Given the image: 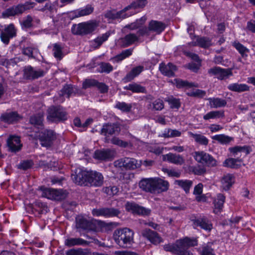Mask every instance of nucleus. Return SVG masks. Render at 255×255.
<instances>
[{"label":"nucleus","mask_w":255,"mask_h":255,"mask_svg":"<svg viewBox=\"0 0 255 255\" xmlns=\"http://www.w3.org/2000/svg\"><path fill=\"white\" fill-rule=\"evenodd\" d=\"M134 232L128 228L116 230L113 234V239L120 247L126 249L130 247L133 243Z\"/></svg>","instance_id":"nucleus-1"},{"label":"nucleus","mask_w":255,"mask_h":255,"mask_svg":"<svg viewBox=\"0 0 255 255\" xmlns=\"http://www.w3.org/2000/svg\"><path fill=\"white\" fill-rule=\"evenodd\" d=\"M99 26L98 21L95 20H91L86 22L75 24L72 28L73 34L81 36L92 34L98 28Z\"/></svg>","instance_id":"nucleus-2"},{"label":"nucleus","mask_w":255,"mask_h":255,"mask_svg":"<svg viewBox=\"0 0 255 255\" xmlns=\"http://www.w3.org/2000/svg\"><path fill=\"white\" fill-rule=\"evenodd\" d=\"M114 165L116 168L122 170H134L141 166V160L138 161L133 158L125 157L115 160Z\"/></svg>","instance_id":"nucleus-3"},{"label":"nucleus","mask_w":255,"mask_h":255,"mask_svg":"<svg viewBox=\"0 0 255 255\" xmlns=\"http://www.w3.org/2000/svg\"><path fill=\"white\" fill-rule=\"evenodd\" d=\"M67 119V113L61 106H51L47 110V121L59 123Z\"/></svg>","instance_id":"nucleus-4"},{"label":"nucleus","mask_w":255,"mask_h":255,"mask_svg":"<svg viewBox=\"0 0 255 255\" xmlns=\"http://www.w3.org/2000/svg\"><path fill=\"white\" fill-rule=\"evenodd\" d=\"M42 191L41 196L51 200L60 201L66 197V193L62 190H57L44 186L40 187Z\"/></svg>","instance_id":"nucleus-5"},{"label":"nucleus","mask_w":255,"mask_h":255,"mask_svg":"<svg viewBox=\"0 0 255 255\" xmlns=\"http://www.w3.org/2000/svg\"><path fill=\"white\" fill-rule=\"evenodd\" d=\"M194 157L196 161L204 166L212 167L217 165L216 160L211 155L203 151L195 152Z\"/></svg>","instance_id":"nucleus-6"},{"label":"nucleus","mask_w":255,"mask_h":255,"mask_svg":"<svg viewBox=\"0 0 255 255\" xmlns=\"http://www.w3.org/2000/svg\"><path fill=\"white\" fill-rule=\"evenodd\" d=\"M23 72V78L28 80H34L42 77L46 73L41 69L34 68L30 65L24 67Z\"/></svg>","instance_id":"nucleus-7"},{"label":"nucleus","mask_w":255,"mask_h":255,"mask_svg":"<svg viewBox=\"0 0 255 255\" xmlns=\"http://www.w3.org/2000/svg\"><path fill=\"white\" fill-rule=\"evenodd\" d=\"M39 136L41 145L45 147H50L56 138L55 132L48 129L42 131Z\"/></svg>","instance_id":"nucleus-8"},{"label":"nucleus","mask_w":255,"mask_h":255,"mask_svg":"<svg viewBox=\"0 0 255 255\" xmlns=\"http://www.w3.org/2000/svg\"><path fill=\"white\" fill-rule=\"evenodd\" d=\"M229 150L231 156L240 159L242 162H243V159L246 157L251 151L250 146L247 145L235 146L230 147Z\"/></svg>","instance_id":"nucleus-9"},{"label":"nucleus","mask_w":255,"mask_h":255,"mask_svg":"<svg viewBox=\"0 0 255 255\" xmlns=\"http://www.w3.org/2000/svg\"><path fill=\"white\" fill-rule=\"evenodd\" d=\"M116 151L111 149H97L95 151L93 158L99 161L112 160L115 156Z\"/></svg>","instance_id":"nucleus-10"},{"label":"nucleus","mask_w":255,"mask_h":255,"mask_svg":"<svg viewBox=\"0 0 255 255\" xmlns=\"http://www.w3.org/2000/svg\"><path fill=\"white\" fill-rule=\"evenodd\" d=\"M16 35V29L13 24L11 23L1 30L0 38L1 41L5 44H8L10 39Z\"/></svg>","instance_id":"nucleus-11"},{"label":"nucleus","mask_w":255,"mask_h":255,"mask_svg":"<svg viewBox=\"0 0 255 255\" xmlns=\"http://www.w3.org/2000/svg\"><path fill=\"white\" fill-rule=\"evenodd\" d=\"M208 73L211 76H215L221 80L228 78L233 75L232 70L230 68L223 69L220 67H214L208 70Z\"/></svg>","instance_id":"nucleus-12"},{"label":"nucleus","mask_w":255,"mask_h":255,"mask_svg":"<svg viewBox=\"0 0 255 255\" xmlns=\"http://www.w3.org/2000/svg\"><path fill=\"white\" fill-rule=\"evenodd\" d=\"M120 214V210L114 208H101L94 209L92 210V214L94 216H103L106 218L116 217Z\"/></svg>","instance_id":"nucleus-13"},{"label":"nucleus","mask_w":255,"mask_h":255,"mask_svg":"<svg viewBox=\"0 0 255 255\" xmlns=\"http://www.w3.org/2000/svg\"><path fill=\"white\" fill-rule=\"evenodd\" d=\"M193 225L196 227H199L201 229L210 232L213 229L212 222L205 216H200L197 218L192 219Z\"/></svg>","instance_id":"nucleus-14"},{"label":"nucleus","mask_w":255,"mask_h":255,"mask_svg":"<svg viewBox=\"0 0 255 255\" xmlns=\"http://www.w3.org/2000/svg\"><path fill=\"white\" fill-rule=\"evenodd\" d=\"M89 173V171L79 169L76 170L74 173L72 174L71 177L76 184L87 185Z\"/></svg>","instance_id":"nucleus-15"},{"label":"nucleus","mask_w":255,"mask_h":255,"mask_svg":"<svg viewBox=\"0 0 255 255\" xmlns=\"http://www.w3.org/2000/svg\"><path fill=\"white\" fill-rule=\"evenodd\" d=\"M76 227L78 229L86 231H95L96 230L95 224L83 217L78 216L76 219Z\"/></svg>","instance_id":"nucleus-16"},{"label":"nucleus","mask_w":255,"mask_h":255,"mask_svg":"<svg viewBox=\"0 0 255 255\" xmlns=\"http://www.w3.org/2000/svg\"><path fill=\"white\" fill-rule=\"evenodd\" d=\"M6 146L9 151L15 153L19 151L22 147L19 137L10 135L6 140Z\"/></svg>","instance_id":"nucleus-17"},{"label":"nucleus","mask_w":255,"mask_h":255,"mask_svg":"<svg viewBox=\"0 0 255 255\" xmlns=\"http://www.w3.org/2000/svg\"><path fill=\"white\" fill-rule=\"evenodd\" d=\"M103 176L97 171H90L89 173L87 185L101 186L103 183Z\"/></svg>","instance_id":"nucleus-18"},{"label":"nucleus","mask_w":255,"mask_h":255,"mask_svg":"<svg viewBox=\"0 0 255 255\" xmlns=\"http://www.w3.org/2000/svg\"><path fill=\"white\" fill-rule=\"evenodd\" d=\"M127 10H125V8L122 10L116 11L115 10H109L105 14V17L109 19H124L129 17L135 13V12H130L126 13Z\"/></svg>","instance_id":"nucleus-19"},{"label":"nucleus","mask_w":255,"mask_h":255,"mask_svg":"<svg viewBox=\"0 0 255 255\" xmlns=\"http://www.w3.org/2000/svg\"><path fill=\"white\" fill-rule=\"evenodd\" d=\"M195 39L191 42L192 46H198L203 48H208L212 45V39L206 36H195Z\"/></svg>","instance_id":"nucleus-20"},{"label":"nucleus","mask_w":255,"mask_h":255,"mask_svg":"<svg viewBox=\"0 0 255 255\" xmlns=\"http://www.w3.org/2000/svg\"><path fill=\"white\" fill-rule=\"evenodd\" d=\"M141 235L153 244L157 245L162 242V239L159 235L149 229H145L142 230Z\"/></svg>","instance_id":"nucleus-21"},{"label":"nucleus","mask_w":255,"mask_h":255,"mask_svg":"<svg viewBox=\"0 0 255 255\" xmlns=\"http://www.w3.org/2000/svg\"><path fill=\"white\" fill-rule=\"evenodd\" d=\"M163 160L177 165H181L185 162L184 157L178 154L169 153L163 155Z\"/></svg>","instance_id":"nucleus-22"},{"label":"nucleus","mask_w":255,"mask_h":255,"mask_svg":"<svg viewBox=\"0 0 255 255\" xmlns=\"http://www.w3.org/2000/svg\"><path fill=\"white\" fill-rule=\"evenodd\" d=\"M126 208L128 211H131L141 215H149L151 212L150 209L140 206L134 203L128 202L126 205Z\"/></svg>","instance_id":"nucleus-23"},{"label":"nucleus","mask_w":255,"mask_h":255,"mask_svg":"<svg viewBox=\"0 0 255 255\" xmlns=\"http://www.w3.org/2000/svg\"><path fill=\"white\" fill-rule=\"evenodd\" d=\"M168 188L169 183L167 181L159 178H154L153 194H159L166 191Z\"/></svg>","instance_id":"nucleus-24"},{"label":"nucleus","mask_w":255,"mask_h":255,"mask_svg":"<svg viewBox=\"0 0 255 255\" xmlns=\"http://www.w3.org/2000/svg\"><path fill=\"white\" fill-rule=\"evenodd\" d=\"M159 69L163 75L171 77L174 76V72L177 70V67L171 63L167 64L161 63L159 64Z\"/></svg>","instance_id":"nucleus-25"},{"label":"nucleus","mask_w":255,"mask_h":255,"mask_svg":"<svg viewBox=\"0 0 255 255\" xmlns=\"http://www.w3.org/2000/svg\"><path fill=\"white\" fill-rule=\"evenodd\" d=\"M139 38L134 33H129L119 39V42L122 47H128L138 41Z\"/></svg>","instance_id":"nucleus-26"},{"label":"nucleus","mask_w":255,"mask_h":255,"mask_svg":"<svg viewBox=\"0 0 255 255\" xmlns=\"http://www.w3.org/2000/svg\"><path fill=\"white\" fill-rule=\"evenodd\" d=\"M154 178H143L139 182V187L143 191L150 193H154Z\"/></svg>","instance_id":"nucleus-27"},{"label":"nucleus","mask_w":255,"mask_h":255,"mask_svg":"<svg viewBox=\"0 0 255 255\" xmlns=\"http://www.w3.org/2000/svg\"><path fill=\"white\" fill-rule=\"evenodd\" d=\"M44 113L40 112L31 116L29 118V123L37 128H42L44 127Z\"/></svg>","instance_id":"nucleus-28"},{"label":"nucleus","mask_w":255,"mask_h":255,"mask_svg":"<svg viewBox=\"0 0 255 255\" xmlns=\"http://www.w3.org/2000/svg\"><path fill=\"white\" fill-rule=\"evenodd\" d=\"M121 131L119 125L117 124H108L103 126L101 129V133L106 135L107 134H113L119 133Z\"/></svg>","instance_id":"nucleus-29"},{"label":"nucleus","mask_w":255,"mask_h":255,"mask_svg":"<svg viewBox=\"0 0 255 255\" xmlns=\"http://www.w3.org/2000/svg\"><path fill=\"white\" fill-rule=\"evenodd\" d=\"M89 244V241L80 238H69L64 242L65 245L69 248L76 246H87Z\"/></svg>","instance_id":"nucleus-30"},{"label":"nucleus","mask_w":255,"mask_h":255,"mask_svg":"<svg viewBox=\"0 0 255 255\" xmlns=\"http://www.w3.org/2000/svg\"><path fill=\"white\" fill-rule=\"evenodd\" d=\"M22 117L16 112L5 113L1 116V120L9 124L16 122Z\"/></svg>","instance_id":"nucleus-31"},{"label":"nucleus","mask_w":255,"mask_h":255,"mask_svg":"<svg viewBox=\"0 0 255 255\" xmlns=\"http://www.w3.org/2000/svg\"><path fill=\"white\" fill-rule=\"evenodd\" d=\"M110 35V32L108 31L98 36L96 38L90 41V47L94 49L99 48L103 42L108 40Z\"/></svg>","instance_id":"nucleus-32"},{"label":"nucleus","mask_w":255,"mask_h":255,"mask_svg":"<svg viewBox=\"0 0 255 255\" xmlns=\"http://www.w3.org/2000/svg\"><path fill=\"white\" fill-rule=\"evenodd\" d=\"M225 196L223 194L221 193L217 194L214 200L215 207L214 209V213L218 214L221 212L225 201Z\"/></svg>","instance_id":"nucleus-33"},{"label":"nucleus","mask_w":255,"mask_h":255,"mask_svg":"<svg viewBox=\"0 0 255 255\" xmlns=\"http://www.w3.org/2000/svg\"><path fill=\"white\" fill-rule=\"evenodd\" d=\"M227 88L231 91L241 93L243 92L248 91L250 87L245 84H239L238 83H232L229 84Z\"/></svg>","instance_id":"nucleus-34"},{"label":"nucleus","mask_w":255,"mask_h":255,"mask_svg":"<svg viewBox=\"0 0 255 255\" xmlns=\"http://www.w3.org/2000/svg\"><path fill=\"white\" fill-rule=\"evenodd\" d=\"M148 25L151 31L155 32L156 34H160L165 28L164 23L156 20L150 21Z\"/></svg>","instance_id":"nucleus-35"},{"label":"nucleus","mask_w":255,"mask_h":255,"mask_svg":"<svg viewBox=\"0 0 255 255\" xmlns=\"http://www.w3.org/2000/svg\"><path fill=\"white\" fill-rule=\"evenodd\" d=\"M20 14L21 13L17 4L16 5H13L6 9L2 12L1 16L2 18H6L10 16H14Z\"/></svg>","instance_id":"nucleus-36"},{"label":"nucleus","mask_w":255,"mask_h":255,"mask_svg":"<svg viewBox=\"0 0 255 255\" xmlns=\"http://www.w3.org/2000/svg\"><path fill=\"white\" fill-rule=\"evenodd\" d=\"M175 248L176 255H193L188 250L181 239L176 241Z\"/></svg>","instance_id":"nucleus-37"},{"label":"nucleus","mask_w":255,"mask_h":255,"mask_svg":"<svg viewBox=\"0 0 255 255\" xmlns=\"http://www.w3.org/2000/svg\"><path fill=\"white\" fill-rule=\"evenodd\" d=\"M221 183L223 189L228 190L234 183V176L231 174L225 175L222 178Z\"/></svg>","instance_id":"nucleus-38"},{"label":"nucleus","mask_w":255,"mask_h":255,"mask_svg":"<svg viewBox=\"0 0 255 255\" xmlns=\"http://www.w3.org/2000/svg\"><path fill=\"white\" fill-rule=\"evenodd\" d=\"M211 108H219L227 105L226 100L219 98H209L208 99Z\"/></svg>","instance_id":"nucleus-39"},{"label":"nucleus","mask_w":255,"mask_h":255,"mask_svg":"<svg viewBox=\"0 0 255 255\" xmlns=\"http://www.w3.org/2000/svg\"><path fill=\"white\" fill-rule=\"evenodd\" d=\"M224 117L225 114L224 111H212L204 115L203 119L205 121H209L210 120L224 118Z\"/></svg>","instance_id":"nucleus-40"},{"label":"nucleus","mask_w":255,"mask_h":255,"mask_svg":"<svg viewBox=\"0 0 255 255\" xmlns=\"http://www.w3.org/2000/svg\"><path fill=\"white\" fill-rule=\"evenodd\" d=\"M94 7L91 5L88 4L86 6L78 9L75 11V17H79L88 15L91 14L94 11Z\"/></svg>","instance_id":"nucleus-41"},{"label":"nucleus","mask_w":255,"mask_h":255,"mask_svg":"<svg viewBox=\"0 0 255 255\" xmlns=\"http://www.w3.org/2000/svg\"><path fill=\"white\" fill-rule=\"evenodd\" d=\"M125 90H129L133 93H146V90L144 87L136 83H133L124 87Z\"/></svg>","instance_id":"nucleus-42"},{"label":"nucleus","mask_w":255,"mask_h":255,"mask_svg":"<svg viewBox=\"0 0 255 255\" xmlns=\"http://www.w3.org/2000/svg\"><path fill=\"white\" fill-rule=\"evenodd\" d=\"M242 162L240 159L236 158H229L226 159L223 162V165L225 167L231 168H238L241 166Z\"/></svg>","instance_id":"nucleus-43"},{"label":"nucleus","mask_w":255,"mask_h":255,"mask_svg":"<svg viewBox=\"0 0 255 255\" xmlns=\"http://www.w3.org/2000/svg\"><path fill=\"white\" fill-rule=\"evenodd\" d=\"M189 135L193 137L197 143L200 144L205 146L208 144L209 139L202 134L193 133L192 132H189Z\"/></svg>","instance_id":"nucleus-44"},{"label":"nucleus","mask_w":255,"mask_h":255,"mask_svg":"<svg viewBox=\"0 0 255 255\" xmlns=\"http://www.w3.org/2000/svg\"><path fill=\"white\" fill-rule=\"evenodd\" d=\"M147 3V0H134L130 4L125 7V10L128 11L131 9L143 8Z\"/></svg>","instance_id":"nucleus-45"},{"label":"nucleus","mask_w":255,"mask_h":255,"mask_svg":"<svg viewBox=\"0 0 255 255\" xmlns=\"http://www.w3.org/2000/svg\"><path fill=\"white\" fill-rule=\"evenodd\" d=\"M175 183L182 188L186 193L189 192L190 189L193 185V181L189 180H177Z\"/></svg>","instance_id":"nucleus-46"},{"label":"nucleus","mask_w":255,"mask_h":255,"mask_svg":"<svg viewBox=\"0 0 255 255\" xmlns=\"http://www.w3.org/2000/svg\"><path fill=\"white\" fill-rule=\"evenodd\" d=\"M63 47L59 43H55L53 46V54L55 58L57 60H60L64 57V54L62 51Z\"/></svg>","instance_id":"nucleus-47"},{"label":"nucleus","mask_w":255,"mask_h":255,"mask_svg":"<svg viewBox=\"0 0 255 255\" xmlns=\"http://www.w3.org/2000/svg\"><path fill=\"white\" fill-rule=\"evenodd\" d=\"M115 107L123 112L129 113L131 111L132 106L131 104H127L124 102H118L115 106Z\"/></svg>","instance_id":"nucleus-48"},{"label":"nucleus","mask_w":255,"mask_h":255,"mask_svg":"<svg viewBox=\"0 0 255 255\" xmlns=\"http://www.w3.org/2000/svg\"><path fill=\"white\" fill-rule=\"evenodd\" d=\"M212 243L210 242L204 245L201 248V255H216L212 248Z\"/></svg>","instance_id":"nucleus-49"},{"label":"nucleus","mask_w":255,"mask_h":255,"mask_svg":"<svg viewBox=\"0 0 255 255\" xmlns=\"http://www.w3.org/2000/svg\"><path fill=\"white\" fill-rule=\"evenodd\" d=\"M212 139L223 144L229 143L233 139L232 137L225 134L215 135L212 137Z\"/></svg>","instance_id":"nucleus-50"},{"label":"nucleus","mask_w":255,"mask_h":255,"mask_svg":"<svg viewBox=\"0 0 255 255\" xmlns=\"http://www.w3.org/2000/svg\"><path fill=\"white\" fill-rule=\"evenodd\" d=\"M33 206V209L37 211L39 214H44L47 212L48 207L43 203L36 202Z\"/></svg>","instance_id":"nucleus-51"},{"label":"nucleus","mask_w":255,"mask_h":255,"mask_svg":"<svg viewBox=\"0 0 255 255\" xmlns=\"http://www.w3.org/2000/svg\"><path fill=\"white\" fill-rule=\"evenodd\" d=\"M181 132L177 129H166L161 136L165 138L178 137L181 135Z\"/></svg>","instance_id":"nucleus-52"},{"label":"nucleus","mask_w":255,"mask_h":255,"mask_svg":"<svg viewBox=\"0 0 255 255\" xmlns=\"http://www.w3.org/2000/svg\"><path fill=\"white\" fill-rule=\"evenodd\" d=\"M175 81L176 87L178 88H191L193 87H197V85H195L194 83L189 82L186 80H183L181 79H175Z\"/></svg>","instance_id":"nucleus-53"},{"label":"nucleus","mask_w":255,"mask_h":255,"mask_svg":"<svg viewBox=\"0 0 255 255\" xmlns=\"http://www.w3.org/2000/svg\"><path fill=\"white\" fill-rule=\"evenodd\" d=\"M233 45L239 51L243 57L247 56L246 53L249 52V50L243 44L239 42L235 41L233 43Z\"/></svg>","instance_id":"nucleus-54"},{"label":"nucleus","mask_w":255,"mask_h":255,"mask_svg":"<svg viewBox=\"0 0 255 255\" xmlns=\"http://www.w3.org/2000/svg\"><path fill=\"white\" fill-rule=\"evenodd\" d=\"M111 142L113 144L124 148L128 146L129 145H131L129 142L123 141L120 139L119 137L116 136L113 137L111 139Z\"/></svg>","instance_id":"nucleus-55"},{"label":"nucleus","mask_w":255,"mask_h":255,"mask_svg":"<svg viewBox=\"0 0 255 255\" xmlns=\"http://www.w3.org/2000/svg\"><path fill=\"white\" fill-rule=\"evenodd\" d=\"M181 240L185 244L187 249L190 247H194L198 245V241L196 239L185 237L183 239H181Z\"/></svg>","instance_id":"nucleus-56"},{"label":"nucleus","mask_w":255,"mask_h":255,"mask_svg":"<svg viewBox=\"0 0 255 255\" xmlns=\"http://www.w3.org/2000/svg\"><path fill=\"white\" fill-rule=\"evenodd\" d=\"M166 101L168 102L170 107L172 109H178L181 106L180 100L175 98L173 96L168 97Z\"/></svg>","instance_id":"nucleus-57"},{"label":"nucleus","mask_w":255,"mask_h":255,"mask_svg":"<svg viewBox=\"0 0 255 255\" xmlns=\"http://www.w3.org/2000/svg\"><path fill=\"white\" fill-rule=\"evenodd\" d=\"M35 3L34 2L26 1L23 4H18V7L21 14L23 13L25 10L30 9L32 8Z\"/></svg>","instance_id":"nucleus-58"},{"label":"nucleus","mask_w":255,"mask_h":255,"mask_svg":"<svg viewBox=\"0 0 255 255\" xmlns=\"http://www.w3.org/2000/svg\"><path fill=\"white\" fill-rule=\"evenodd\" d=\"M133 49L129 48L125 50L122 52L120 54L116 56L115 57L117 61H122L127 57H129L132 54Z\"/></svg>","instance_id":"nucleus-59"},{"label":"nucleus","mask_w":255,"mask_h":255,"mask_svg":"<svg viewBox=\"0 0 255 255\" xmlns=\"http://www.w3.org/2000/svg\"><path fill=\"white\" fill-rule=\"evenodd\" d=\"M98 81L95 79H85L82 84V88L86 89L92 87H96Z\"/></svg>","instance_id":"nucleus-60"},{"label":"nucleus","mask_w":255,"mask_h":255,"mask_svg":"<svg viewBox=\"0 0 255 255\" xmlns=\"http://www.w3.org/2000/svg\"><path fill=\"white\" fill-rule=\"evenodd\" d=\"M101 73H109L113 70V66L109 63L102 62L100 65Z\"/></svg>","instance_id":"nucleus-61"},{"label":"nucleus","mask_w":255,"mask_h":255,"mask_svg":"<svg viewBox=\"0 0 255 255\" xmlns=\"http://www.w3.org/2000/svg\"><path fill=\"white\" fill-rule=\"evenodd\" d=\"M33 19L32 17L28 15L21 22V26L22 28H29L32 26Z\"/></svg>","instance_id":"nucleus-62"},{"label":"nucleus","mask_w":255,"mask_h":255,"mask_svg":"<svg viewBox=\"0 0 255 255\" xmlns=\"http://www.w3.org/2000/svg\"><path fill=\"white\" fill-rule=\"evenodd\" d=\"M119 191V188L116 186L107 187L104 188V192L110 196L116 195Z\"/></svg>","instance_id":"nucleus-63"},{"label":"nucleus","mask_w":255,"mask_h":255,"mask_svg":"<svg viewBox=\"0 0 255 255\" xmlns=\"http://www.w3.org/2000/svg\"><path fill=\"white\" fill-rule=\"evenodd\" d=\"M67 255H86V253L81 248L70 249L67 251Z\"/></svg>","instance_id":"nucleus-64"}]
</instances>
